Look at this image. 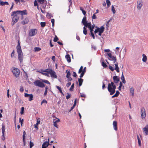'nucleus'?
<instances>
[{"mask_svg":"<svg viewBox=\"0 0 148 148\" xmlns=\"http://www.w3.org/2000/svg\"><path fill=\"white\" fill-rule=\"evenodd\" d=\"M27 14V10H25L23 11L17 10L12 12L11 16H13L11 25L13 26L15 23H16L18 21L20 16H21V19H22L23 18V15Z\"/></svg>","mask_w":148,"mask_h":148,"instance_id":"obj_1","label":"nucleus"},{"mask_svg":"<svg viewBox=\"0 0 148 148\" xmlns=\"http://www.w3.org/2000/svg\"><path fill=\"white\" fill-rule=\"evenodd\" d=\"M116 88V86L113 82H111V83L108 84V89L110 95H112L115 92Z\"/></svg>","mask_w":148,"mask_h":148,"instance_id":"obj_2","label":"nucleus"},{"mask_svg":"<svg viewBox=\"0 0 148 148\" xmlns=\"http://www.w3.org/2000/svg\"><path fill=\"white\" fill-rule=\"evenodd\" d=\"M34 84L36 86H38L40 88H43L45 86V85L40 80L37 79L34 82Z\"/></svg>","mask_w":148,"mask_h":148,"instance_id":"obj_3","label":"nucleus"},{"mask_svg":"<svg viewBox=\"0 0 148 148\" xmlns=\"http://www.w3.org/2000/svg\"><path fill=\"white\" fill-rule=\"evenodd\" d=\"M104 27L103 26H101L100 28L97 27V29L94 31V33L96 34L99 32V35L101 36V34L104 32Z\"/></svg>","mask_w":148,"mask_h":148,"instance_id":"obj_4","label":"nucleus"},{"mask_svg":"<svg viewBox=\"0 0 148 148\" xmlns=\"http://www.w3.org/2000/svg\"><path fill=\"white\" fill-rule=\"evenodd\" d=\"M12 72L13 75L16 77H18L20 75V71L17 68H14Z\"/></svg>","mask_w":148,"mask_h":148,"instance_id":"obj_5","label":"nucleus"},{"mask_svg":"<svg viewBox=\"0 0 148 148\" xmlns=\"http://www.w3.org/2000/svg\"><path fill=\"white\" fill-rule=\"evenodd\" d=\"M37 33V30L36 29H31L29 32V35L30 36H35Z\"/></svg>","mask_w":148,"mask_h":148,"instance_id":"obj_6","label":"nucleus"},{"mask_svg":"<svg viewBox=\"0 0 148 148\" xmlns=\"http://www.w3.org/2000/svg\"><path fill=\"white\" fill-rule=\"evenodd\" d=\"M114 65H115V69H114L113 67L112 66L110 65L109 66V69L112 71H113L114 70H116L117 72L119 73V68L118 66V62H116V63L114 64Z\"/></svg>","mask_w":148,"mask_h":148,"instance_id":"obj_7","label":"nucleus"},{"mask_svg":"<svg viewBox=\"0 0 148 148\" xmlns=\"http://www.w3.org/2000/svg\"><path fill=\"white\" fill-rule=\"evenodd\" d=\"M45 0H37V1H36V0H35L34 3V6H37V8L39 9L38 7V6L37 1L40 4H42L44 3Z\"/></svg>","mask_w":148,"mask_h":148,"instance_id":"obj_8","label":"nucleus"},{"mask_svg":"<svg viewBox=\"0 0 148 148\" xmlns=\"http://www.w3.org/2000/svg\"><path fill=\"white\" fill-rule=\"evenodd\" d=\"M141 117L142 119H145L146 116V111L144 108H142L140 109Z\"/></svg>","mask_w":148,"mask_h":148,"instance_id":"obj_9","label":"nucleus"},{"mask_svg":"<svg viewBox=\"0 0 148 148\" xmlns=\"http://www.w3.org/2000/svg\"><path fill=\"white\" fill-rule=\"evenodd\" d=\"M18 59L21 63L23 62V53H18Z\"/></svg>","mask_w":148,"mask_h":148,"instance_id":"obj_10","label":"nucleus"},{"mask_svg":"<svg viewBox=\"0 0 148 148\" xmlns=\"http://www.w3.org/2000/svg\"><path fill=\"white\" fill-rule=\"evenodd\" d=\"M143 4V2L142 0H138L137 1V8L138 10H140Z\"/></svg>","mask_w":148,"mask_h":148,"instance_id":"obj_11","label":"nucleus"},{"mask_svg":"<svg viewBox=\"0 0 148 148\" xmlns=\"http://www.w3.org/2000/svg\"><path fill=\"white\" fill-rule=\"evenodd\" d=\"M49 74L50 75L51 77L55 78H57V76L56 75V73L54 71L52 70H50V72H49Z\"/></svg>","mask_w":148,"mask_h":148,"instance_id":"obj_12","label":"nucleus"},{"mask_svg":"<svg viewBox=\"0 0 148 148\" xmlns=\"http://www.w3.org/2000/svg\"><path fill=\"white\" fill-rule=\"evenodd\" d=\"M143 130L145 135H148V125H146V126L143 128Z\"/></svg>","mask_w":148,"mask_h":148,"instance_id":"obj_13","label":"nucleus"},{"mask_svg":"<svg viewBox=\"0 0 148 148\" xmlns=\"http://www.w3.org/2000/svg\"><path fill=\"white\" fill-rule=\"evenodd\" d=\"M108 56L110 58L108 59L110 60L113 61V60H115L116 59V56H112V54L111 53H108L107 54Z\"/></svg>","mask_w":148,"mask_h":148,"instance_id":"obj_14","label":"nucleus"},{"mask_svg":"<svg viewBox=\"0 0 148 148\" xmlns=\"http://www.w3.org/2000/svg\"><path fill=\"white\" fill-rule=\"evenodd\" d=\"M117 122L116 121H114L113 123V126L114 129L115 131H117L118 130L117 127Z\"/></svg>","mask_w":148,"mask_h":148,"instance_id":"obj_15","label":"nucleus"},{"mask_svg":"<svg viewBox=\"0 0 148 148\" xmlns=\"http://www.w3.org/2000/svg\"><path fill=\"white\" fill-rule=\"evenodd\" d=\"M113 79L114 82L115 83H117L119 81V79L117 76H114L113 77Z\"/></svg>","mask_w":148,"mask_h":148,"instance_id":"obj_16","label":"nucleus"},{"mask_svg":"<svg viewBox=\"0 0 148 148\" xmlns=\"http://www.w3.org/2000/svg\"><path fill=\"white\" fill-rule=\"evenodd\" d=\"M29 22V19L28 18H26L23 21H21V23L23 25L27 24Z\"/></svg>","mask_w":148,"mask_h":148,"instance_id":"obj_17","label":"nucleus"},{"mask_svg":"<svg viewBox=\"0 0 148 148\" xmlns=\"http://www.w3.org/2000/svg\"><path fill=\"white\" fill-rule=\"evenodd\" d=\"M49 139H48V141L44 142L42 144V145L43 146H45L47 147L49 145H51V144H49Z\"/></svg>","mask_w":148,"mask_h":148,"instance_id":"obj_18","label":"nucleus"},{"mask_svg":"<svg viewBox=\"0 0 148 148\" xmlns=\"http://www.w3.org/2000/svg\"><path fill=\"white\" fill-rule=\"evenodd\" d=\"M16 49H17V51L18 54L23 53L22 51L21 47H19L18 46L17 47H16Z\"/></svg>","mask_w":148,"mask_h":148,"instance_id":"obj_19","label":"nucleus"},{"mask_svg":"<svg viewBox=\"0 0 148 148\" xmlns=\"http://www.w3.org/2000/svg\"><path fill=\"white\" fill-rule=\"evenodd\" d=\"M5 125L3 124H2V133L3 134L2 136H3L4 137V133L5 132Z\"/></svg>","mask_w":148,"mask_h":148,"instance_id":"obj_20","label":"nucleus"},{"mask_svg":"<svg viewBox=\"0 0 148 148\" xmlns=\"http://www.w3.org/2000/svg\"><path fill=\"white\" fill-rule=\"evenodd\" d=\"M65 58L68 62H70L71 61V58L70 55L69 54L66 55L65 56Z\"/></svg>","mask_w":148,"mask_h":148,"instance_id":"obj_21","label":"nucleus"},{"mask_svg":"<svg viewBox=\"0 0 148 148\" xmlns=\"http://www.w3.org/2000/svg\"><path fill=\"white\" fill-rule=\"evenodd\" d=\"M143 58L142 59L143 61L145 62H146L147 60V57L145 54H143Z\"/></svg>","mask_w":148,"mask_h":148,"instance_id":"obj_22","label":"nucleus"},{"mask_svg":"<svg viewBox=\"0 0 148 148\" xmlns=\"http://www.w3.org/2000/svg\"><path fill=\"white\" fill-rule=\"evenodd\" d=\"M87 22V21H86V17L85 16H84L82 21V23L84 25Z\"/></svg>","mask_w":148,"mask_h":148,"instance_id":"obj_23","label":"nucleus"},{"mask_svg":"<svg viewBox=\"0 0 148 148\" xmlns=\"http://www.w3.org/2000/svg\"><path fill=\"white\" fill-rule=\"evenodd\" d=\"M121 79L123 83L124 84H125L126 83V81L125 79L124 76L123 75V73H122L121 76Z\"/></svg>","mask_w":148,"mask_h":148,"instance_id":"obj_24","label":"nucleus"},{"mask_svg":"<svg viewBox=\"0 0 148 148\" xmlns=\"http://www.w3.org/2000/svg\"><path fill=\"white\" fill-rule=\"evenodd\" d=\"M8 5L9 3L8 2H3L2 1H1L0 3V5Z\"/></svg>","mask_w":148,"mask_h":148,"instance_id":"obj_25","label":"nucleus"},{"mask_svg":"<svg viewBox=\"0 0 148 148\" xmlns=\"http://www.w3.org/2000/svg\"><path fill=\"white\" fill-rule=\"evenodd\" d=\"M83 81V79L81 78L78 79V82L79 83V86H80L82 85Z\"/></svg>","mask_w":148,"mask_h":148,"instance_id":"obj_26","label":"nucleus"},{"mask_svg":"<svg viewBox=\"0 0 148 148\" xmlns=\"http://www.w3.org/2000/svg\"><path fill=\"white\" fill-rule=\"evenodd\" d=\"M84 25L85 27H88V28L90 27L91 26V23H86Z\"/></svg>","mask_w":148,"mask_h":148,"instance_id":"obj_27","label":"nucleus"},{"mask_svg":"<svg viewBox=\"0 0 148 148\" xmlns=\"http://www.w3.org/2000/svg\"><path fill=\"white\" fill-rule=\"evenodd\" d=\"M137 139L138 140V145L140 146H141V141L138 135H137Z\"/></svg>","mask_w":148,"mask_h":148,"instance_id":"obj_28","label":"nucleus"},{"mask_svg":"<svg viewBox=\"0 0 148 148\" xmlns=\"http://www.w3.org/2000/svg\"><path fill=\"white\" fill-rule=\"evenodd\" d=\"M51 69H46L45 70H41V71L43 72H46L48 74H49V72H50V70H51Z\"/></svg>","mask_w":148,"mask_h":148,"instance_id":"obj_29","label":"nucleus"},{"mask_svg":"<svg viewBox=\"0 0 148 148\" xmlns=\"http://www.w3.org/2000/svg\"><path fill=\"white\" fill-rule=\"evenodd\" d=\"M130 91L132 94V95L133 96L134 95V89L133 87H132L130 89Z\"/></svg>","mask_w":148,"mask_h":148,"instance_id":"obj_30","label":"nucleus"},{"mask_svg":"<svg viewBox=\"0 0 148 148\" xmlns=\"http://www.w3.org/2000/svg\"><path fill=\"white\" fill-rule=\"evenodd\" d=\"M29 97V101H31L33 100V96L32 94H30Z\"/></svg>","mask_w":148,"mask_h":148,"instance_id":"obj_31","label":"nucleus"},{"mask_svg":"<svg viewBox=\"0 0 148 148\" xmlns=\"http://www.w3.org/2000/svg\"><path fill=\"white\" fill-rule=\"evenodd\" d=\"M101 65L104 68H106L108 67L107 65L103 61L101 63Z\"/></svg>","mask_w":148,"mask_h":148,"instance_id":"obj_32","label":"nucleus"},{"mask_svg":"<svg viewBox=\"0 0 148 148\" xmlns=\"http://www.w3.org/2000/svg\"><path fill=\"white\" fill-rule=\"evenodd\" d=\"M40 73H41L42 74L45 75L46 76H49V75L48 73H44V72H43L42 71H38Z\"/></svg>","mask_w":148,"mask_h":148,"instance_id":"obj_33","label":"nucleus"},{"mask_svg":"<svg viewBox=\"0 0 148 148\" xmlns=\"http://www.w3.org/2000/svg\"><path fill=\"white\" fill-rule=\"evenodd\" d=\"M41 80H42V81L43 82H44V83H46V84H50V83L48 80H47L41 79Z\"/></svg>","mask_w":148,"mask_h":148,"instance_id":"obj_34","label":"nucleus"},{"mask_svg":"<svg viewBox=\"0 0 148 148\" xmlns=\"http://www.w3.org/2000/svg\"><path fill=\"white\" fill-rule=\"evenodd\" d=\"M66 72L67 73L66 77L68 78L70 77L71 76V73L70 71H66Z\"/></svg>","mask_w":148,"mask_h":148,"instance_id":"obj_35","label":"nucleus"},{"mask_svg":"<svg viewBox=\"0 0 148 148\" xmlns=\"http://www.w3.org/2000/svg\"><path fill=\"white\" fill-rule=\"evenodd\" d=\"M26 134V132L25 131H24L23 132V142L25 143V136Z\"/></svg>","mask_w":148,"mask_h":148,"instance_id":"obj_36","label":"nucleus"},{"mask_svg":"<svg viewBox=\"0 0 148 148\" xmlns=\"http://www.w3.org/2000/svg\"><path fill=\"white\" fill-rule=\"evenodd\" d=\"M83 29H84L83 31V33L85 35H86L87 34V29H86V28H85V27H84Z\"/></svg>","mask_w":148,"mask_h":148,"instance_id":"obj_37","label":"nucleus"},{"mask_svg":"<svg viewBox=\"0 0 148 148\" xmlns=\"http://www.w3.org/2000/svg\"><path fill=\"white\" fill-rule=\"evenodd\" d=\"M40 25L41 27H44L46 25L45 22H41L40 23Z\"/></svg>","mask_w":148,"mask_h":148,"instance_id":"obj_38","label":"nucleus"},{"mask_svg":"<svg viewBox=\"0 0 148 148\" xmlns=\"http://www.w3.org/2000/svg\"><path fill=\"white\" fill-rule=\"evenodd\" d=\"M106 2L108 7H109L110 5V1L109 0H106Z\"/></svg>","mask_w":148,"mask_h":148,"instance_id":"obj_39","label":"nucleus"},{"mask_svg":"<svg viewBox=\"0 0 148 148\" xmlns=\"http://www.w3.org/2000/svg\"><path fill=\"white\" fill-rule=\"evenodd\" d=\"M89 29L90 30V33L93 32L92 31L93 30L94 26H91L90 27H89Z\"/></svg>","mask_w":148,"mask_h":148,"instance_id":"obj_40","label":"nucleus"},{"mask_svg":"<svg viewBox=\"0 0 148 148\" xmlns=\"http://www.w3.org/2000/svg\"><path fill=\"white\" fill-rule=\"evenodd\" d=\"M74 84L73 83L72 85L71 86L70 88V91H73V89L74 88Z\"/></svg>","mask_w":148,"mask_h":148,"instance_id":"obj_41","label":"nucleus"},{"mask_svg":"<svg viewBox=\"0 0 148 148\" xmlns=\"http://www.w3.org/2000/svg\"><path fill=\"white\" fill-rule=\"evenodd\" d=\"M34 50L36 51H38L41 50V48L39 47H35L34 48Z\"/></svg>","mask_w":148,"mask_h":148,"instance_id":"obj_42","label":"nucleus"},{"mask_svg":"<svg viewBox=\"0 0 148 148\" xmlns=\"http://www.w3.org/2000/svg\"><path fill=\"white\" fill-rule=\"evenodd\" d=\"M56 87L59 90V91L60 92H61L62 91V88L61 87H60L59 86H56Z\"/></svg>","mask_w":148,"mask_h":148,"instance_id":"obj_43","label":"nucleus"},{"mask_svg":"<svg viewBox=\"0 0 148 148\" xmlns=\"http://www.w3.org/2000/svg\"><path fill=\"white\" fill-rule=\"evenodd\" d=\"M59 39L57 36L56 35L53 39V41L55 42H56L58 41Z\"/></svg>","mask_w":148,"mask_h":148,"instance_id":"obj_44","label":"nucleus"},{"mask_svg":"<svg viewBox=\"0 0 148 148\" xmlns=\"http://www.w3.org/2000/svg\"><path fill=\"white\" fill-rule=\"evenodd\" d=\"M83 67L82 66H81L80 67L79 69V70L78 73H80L81 72H82V70H83Z\"/></svg>","mask_w":148,"mask_h":148,"instance_id":"obj_45","label":"nucleus"},{"mask_svg":"<svg viewBox=\"0 0 148 148\" xmlns=\"http://www.w3.org/2000/svg\"><path fill=\"white\" fill-rule=\"evenodd\" d=\"M112 11L114 14H115L116 12L115 9L113 5H112Z\"/></svg>","mask_w":148,"mask_h":148,"instance_id":"obj_46","label":"nucleus"},{"mask_svg":"<svg viewBox=\"0 0 148 148\" xmlns=\"http://www.w3.org/2000/svg\"><path fill=\"white\" fill-rule=\"evenodd\" d=\"M30 148H32V147L34 146V144L31 141H30L29 143Z\"/></svg>","mask_w":148,"mask_h":148,"instance_id":"obj_47","label":"nucleus"},{"mask_svg":"<svg viewBox=\"0 0 148 148\" xmlns=\"http://www.w3.org/2000/svg\"><path fill=\"white\" fill-rule=\"evenodd\" d=\"M71 95L69 93H67V95L66 96V98L67 99H68L71 97Z\"/></svg>","mask_w":148,"mask_h":148,"instance_id":"obj_48","label":"nucleus"},{"mask_svg":"<svg viewBox=\"0 0 148 148\" xmlns=\"http://www.w3.org/2000/svg\"><path fill=\"white\" fill-rule=\"evenodd\" d=\"M24 108L23 107H22L21 108V111L20 112V113L21 114H23L24 113Z\"/></svg>","mask_w":148,"mask_h":148,"instance_id":"obj_49","label":"nucleus"},{"mask_svg":"<svg viewBox=\"0 0 148 148\" xmlns=\"http://www.w3.org/2000/svg\"><path fill=\"white\" fill-rule=\"evenodd\" d=\"M14 50H13L11 55V58H13L14 56Z\"/></svg>","mask_w":148,"mask_h":148,"instance_id":"obj_50","label":"nucleus"},{"mask_svg":"<svg viewBox=\"0 0 148 148\" xmlns=\"http://www.w3.org/2000/svg\"><path fill=\"white\" fill-rule=\"evenodd\" d=\"M60 121V120L59 119H57L56 120L53 119V122H56V123H57V122H59Z\"/></svg>","mask_w":148,"mask_h":148,"instance_id":"obj_51","label":"nucleus"},{"mask_svg":"<svg viewBox=\"0 0 148 148\" xmlns=\"http://www.w3.org/2000/svg\"><path fill=\"white\" fill-rule=\"evenodd\" d=\"M19 121H20V122H21V124L22 126V124L23 123V119H22V120H21V118H19Z\"/></svg>","mask_w":148,"mask_h":148,"instance_id":"obj_52","label":"nucleus"},{"mask_svg":"<svg viewBox=\"0 0 148 148\" xmlns=\"http://www.w3.org/2000/svg\"><path fill=\"white\" fill-rule=\"evenodd\" d=\"M69 6H71L72 4V2L71 0H68Z\"/></svg>","mask_w":148,"mask_h":148,"instance_id":"obj_53","label":"nucleus"},{"mask_svg":"<svg viewBox=\"0 0 148 148\" xmlns=\"http://www.w3.org/2000/svg\"><path fill=\"white\" fill-rule=\"evenodd\" d=\"M20 91L21 92H23L24 91L23 87L22 86H21L20 87Z\"/></svg>","mask_w":148,"mask_h":148,"instance_id":"obj_54","label":"nucleus"},{"mask_svg":"<svg viewBox=\"0 0 148 148\" xmlns=\"http://www.w3.org/2000/svg\"><path fill=\"white\" fill-rule=\"evenodd\" d=\"M85 73H84V71H82V73H81L80 75V77L82 78L84 76Z\"/></svg>","mask_w":148,"mask_h":148,"instance_id":"obj_55","label":"nucleus"},{"mask_svg":"<svg viewBox=\"0 0 148 148\" xmlns=\"http://www.w3.org/2000/svg\"><path fill=\"white\" fill-rule=\"evenodd\" d=\"M51 22L52 24V26H53L54 24L55 20L54 19H52L51 21Z\"/></svg>","mask_w":148,"mask_h":148,"instance_id":"obj_56","label":"nucleus"},{"mask_svg":"<svg viewBox=\"0 0 148 148\" xmlns=\"http://www.w3.org/2000/svg\"><path fill=\"white\" fill-rule=\"evenodd\" d=\"M119 92L118 91H116L115 95L117 97L119 94Z\"/></svg>","mask_w":148,"mask_h":148,"instance_id":"obj_57","label":"nucleus"},{"mask_svg":"<svg viewBox=\"0 0 148 148\" xmlns=\"http://www.w3.org/2000/svg\"><path fill=\"white\" fill-rule=\"evenodd\" d=\"M95 13L93 14V15L92 16V19H95L97 18V17L95 15Z\"/></svg>","mask_w":148,"mask_h":148,"instance_id":"obj_58","label":"nucleus"},{"mask_svg":"<svg viewBox=\"0 0 148 148\" xmlns=\"http://www.w3.org/2000/svg\"><path fill=\"white\" fill-rule=\"evenodd\" d=\"M73 76L75 77H76L77 76V75L75 72H73Z\"/></svg>","mask_w":148,"mask_h":148,"instance_id":"obj_59","label":"nucleus"},{"mask_svg":"<svg viewBox=\"0 0 148 148\" xmlns=\"http://www.w3.org/2000/svg\"><path fill=\"white\" fill-rule=\"evenodd\" d=\"M30 95V94H29L27 93H25V97H28Z\"/></svg>","mask_w":148,"mask_h":148,"instance_id":"obj_60","label":"nucleus"},{"mask_svg":"<svg viewBox=\"0 0 148 148\" xmlns=\"http://www.w3.org/2000/svg\"><path fill=\"white\" fill-rule=\"evenodd\" d=\"M44 103H47V101L45 100H43L41 102V105Z\"/></svg>","mask_w":148,"mask_h":148,"instance_id":"obj_61","label":"nucleus"},{"mask_svg":"<svg viewBox=\"0 0 148 148\" xmlns=\"http://www.w3.org/2000/svg\"><path fill=\"white\" fill-rule=\"evenodd\" d=\"M71 82H69L66 85V86H67V87H69L71 85Z\"/></svg>","mask_w":148,"mask_h":148,"instance_id":"obj_62","label":"nucleus"},{"mask_svg":"<svg viewBox=\"0 0 148 148\" xmlns=\"http://www.w3.org/2000/svg\"><path fill=\"white\" fill-rule=\"evenodd\" d=\"M106 88V86L104 83L103 82L102 88L103 89H104Z\"/></svg>","mask_w":148,"mask_h":148,"instance_id":"obj_63","label":"nucleus"},{"mask_svg":"<svg viewBox=\"0 0 148 148\" xmlns=\"http://www.w3.org/2000/svg\"><path fill=\"white\" fill-rule=\"evenodd\" d=\"M91 34L93 38L94 39L95 38V36L93 32L90 33Z\"/></svg>","mask_w":148,"mask_h":148,"instance_id":"obj_64","label":"nucleus"}]
</instances>
